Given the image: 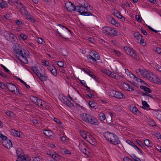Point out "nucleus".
<instances>
[{"label":"nucleus","mask_w":161,"mask_h":161,"mask_svg":"<svg viewBox=\"0 0 161 161\" xmlns=\"http://www.w3.org/2000/svg\"><path fill=\"white\" fill-rule=\"evenodd\" d=\"M11 133L14 136L20 138V135L19 132L14 130H11Z\"/></svg>","instance_id":"nucleus-34"},{"label":"nucleus","mask_w":161,"mask_h":161,"mask_svg":"<svg viewBox=\"0 0 161 161\" xmlns=\"http://www.w3.org/2000/svg\"><path fill=\"white\" fill-rule=\"evenodd\" d=\"M61 102L64 104H66L69 107L74 108L75 107L74 105L69 100L64 96L62 97Z\"/></svg>","instance_id":"nucleus-9"},{"label":"nucleus","mask_w":161,"mask_h":161,"mask_svg":"<svg viewBox=\"0 0 161 161\" xmlns=\"http://www.w3.org/2000/svg\"><path fill=\"white\" fill-rule=\"evenodd\" d=\"M16 153L17 156L22 155L23 153L22 149L20 148H17L16 150Z\"/></svg>","instance_id":"nucleus-39"},{"label":"nucleus","mask_w":161,"mask_h":161,"mask_svg":"<svg viewBox=\"0 0 161 161\" xmlns=\"http://www.w3.org/2000/svg\"><path fill=\"white\" fill-rule=\"evenodd\" d=\"M90 120L89 123L91 125H98L99 123L97 119L92 116Z\"/></svg>","instance_id":"nucleus-15"},{"label":"nucleus","mask_w":161,"mask_h":161,"mask_svg":"<svg viewBox=\"0 0 161 161\" xmlns=\"http://www.w3.org/2000/svg\"><path fill=\"white\" fill-rule=\"evenodd\" d=\"M19 8H20V11L22 14H24L27 11L25 9V7L23 4L22 5L19 6Z\"/></svg>","instance_id":"nucleus-29"},{"label":"nucleus","mask_w":161,"mask_h":161,"mask_svg":"<svg viewBox=\"0 0 161 161\" xmlns=\"http://www.w3.org/2000/svg\"><path fill=\"white\" fill-rule=\"evenodd\" d=\"M115 97L117 98H125V96L120 92L116 91Z\"/></svg>","instance_id":"nucleus-26"},{"label":"nucleus","mask_w":161,"mask_h":161,"mask_svg":"<svg viewBox=\"0 0 161 161\" xmlns=\"http://www.w3.org/2000/svg\"><path fill=\"white\" fill-rule=\"evenodd\" d=\"M7 143H6V142H4V144H3L4 147L7 148H10L11 147H12V144L11 141L9 139H7L6 140Z\"/></svg>","instance_id":"nucleus-20"},{"label":"nucleus","mask_w":161,"mask_h":161,"mask_svg":"<svg viewBox=\"0 0 161 161\" xmlns=\"http://www.w3.org/2000/svg\"><path fill=\"white\" fill-rule=\"evenodd\" d=\"M152 73L150 71L145 69L143 70V72L142 73V75L144 77L148 78Z\"/></svg>","instance_id":"nucleus-24"},{"label":"nucleus","mask_w":161,"mask_h":161,"mask_svg":"<svg viewBox=\"0 0 161 161\" xmlns=\"http://www.w3.org/2000/svg\"><path fill=\"white\" fill-rule=\"evenodd\" d=\"M1 66L4 69V71L5 72L8 73H9L10 71L5 66H4L3 65L1 64Z\"/></svg>","instance_id":"nucleus-57"},{"label":"nucleus","mask_w":161,"mask_h":161,"mask_svg":"<svg viewBox=\"0 0 161 161\" xmlns=\"http://www.w3.org/2000/svg\"><path fill=\"white\" fill-rule=\"evenodd\" d=\"M89 73L87 74L89 75L92 78H93L95 79V80L96 81H97V79H98V78L95 76V75L93 74V72L90 71H88Z\"/></svg>","instance_id":"nucleus-43"},{"label":"nucleus","mask_w":161,"mask_h":161,"mask_svg":"<svg viewBox=\"0 0 161 161\" xmlns=\"http://www.w3.org/2000/svg\"><path fill=\"white\" fill-rule=\"evenodd\" d=\"M126 142L132 146L134 148L135 147V146H136L135 144H134L132 141L130 140H128L126 141Z\"/></svg>","instance_id":"nucleus-54"},{"label":"nucleus","mask_w":161,"mask_h":161,"mask_svg":"<svg viewBox=\"0 0 161 161\" xmlns=\"http://www.w3.org/2000/svg\"><path fill=\"white\" fill-rule=\"evenodd\" d=\"M144 143L146 146L148 147H151L153 145L151 141L147 139L144 140Z\"/></svg>","instance_id":"nucleus-33"},{"label":"nucleus","mask_w":161,"mask_h":161,"mask_svg":"<svg viewBox=\"0 0 161 161\" xmlns=\"http://www.w3.org/2000/svg\"><path fill=\"white\" fill-rule=\"evenodd\" d=\"M43 133L46 136L49 137L52 139L53 138V135L54 133L51 130H43Z\"/></svg>","instance_id":"nucleus-12"},{"label":"nucleus","mask_w":161,"mask_h":161,"mask_svg":"<svg viewBox=\"0 0 161 161\" xmlns=\"http://www.w3.org/2000/svg\"><path fill=\"white\" fill-rule=\"evenodd\" d=\"M38 98L34 96H31L30 97V100L34 103L35 104L36 103V102L37 99Z\"/></svg>","instance_id":"nucleus-42"},{"label":"nucleus","mask_w":161,"mask_h":161,"mask_svg":"<svg viewBox=\"0 0 161 161\" xmlns=\"http://www.w3.org/2000/svg\"><path fill=\"white\" fill-rule=\"evenodd\" d=\"M129 84L126 83H124L123 84V86L124 88V90H126L128 89V87L129 86Z\"/></svg>","instance_id":"nucleus-61"},{"label":"nucleus","mask_w":161,"mask_h":161,"mask_svg":"<svg viewBox=\"0 0 161 161\" xmlns=\"http://www.w3.org/2000/svg\"><path fill=\"white\" fill-rule=\"evenodd\" d=\"M136 20L138 22H142L141 18L139 15H136Z\"/></svg>","instance_id":"nucleus-64"},{"label":"nucleus","mask_w":161,"mask_h":161,"mask_svg":"<svg viewBox=\"0 0 161 161\" xmlns=\"http://www.w3.org/2000/svg\"><path fill=\"white\" fill-rule=\"evenodd\" d=\"M113 52L117 57H119L121 56V54L119 51L114 50L113 51Z\"/></svg>","instance_id":"nucleus-59"},{"label":"nucleus","mask_w":161,"mask_h":161,"mask_svg":"<svg viewBox=\"0 0 161 161\" xmlns=\"http://www.w3.org/2000/svg\"><path fill=\"white\" fill-rule=\"evenodd\" d=\"M31 69L37 76H39V75H40V72L39 71V70L36 68V67H31Z\"/></svg>","instance_id":"nucleus-32"},{"label":"nucleus","mask_w":161,"mask_h":161,"mask_svg":"<svg viewBox=\"0 0 161 161\" xmlns=\"http://www.w3.org/2000/svg\"><path fill=\"white\" fill-rule=\"evenodd\" d=\"M17 79L19 80L21 83H22L28 89L30 88V86L28 85H27L26 83L23 80H21L19 78H18Z\"/></svg>","instance_id":"nucleus-50"},{"label":"nucleus","mask_w":161,"mask_h":161,"mask_svg":"<svg viewBox=\"0 0 161 161\" xmlns=\"http://www.w3.org/2000/svg\"><path fill=\"white\" fill-rule=\"evenodd\" d=\"M49 69L50 70L51 73L54 75H57V71L56 69L53 66H52V67H50L49 68Z\"/></svg>","instance_id":"nucleus-38"},{"label":"nucleus","mask_w":161,"mask_h":161,"mask_svg":"<svg viewBox=\"0 0 161 161\" xmlns=\"http://www.w3.org/2000/svg\"><path fill=\"white\" fill-rule=\"evenodd\" d=\"M106 139L110 141V143L116 145L120 143V142L118 137L115 134L109 133L108 134Z\"/></svg>","instance_id":"nucleus-2"},{"label":"nucleus","mask_w":161,"mask_h":161,"mask_svg":"<svg viewBox=\"0 0 161 161\" xmlns=\"http://www.w3.org/2000/svg\"><path fill=\"white\" fill-rule=\"evenodd\" d=\"M39 106H42L43 107V104H42V100L39 98H38L36 102L35 103Z\"/></svg>","instance_id":"nucleus-48"},{"label":"nucleus","mask_w":161,"mask_h":161,"mask_svg":"<svg viewBox=\"0 0 161 161\" xmlns=\"http://www.w3.org/2000/svg\"><path fill=\"white\" fill-rule=\"evenodd\" d=\"M99 119L101 122L103 121L106 119V116L104 113L101 112L98 115Z\"/></svg>","instance_id":"nucleus-25"},{"label":"nucleus","mask_w":161,"mask_h":161,"mask_svg":"<svg viewBox=\"0 0 161 161\" xmlns=\"http://www.w3.org/2000/svg\"><path fill=\"white\" fill-rule=\"evenodd\" d=\"M14 22L17 25L19 26L20 27L22 26L23 25V23L22 21L19 19H16L14 20Z\"/></svg>","instance_id":"nucleus-45"},{"label":"nucleus","mask_w":161,"mask_h":161,"mask_svg":"<svg viewBox=\"0 0 161 161\" xmlns=\"http://www.w3.org/2000/svg\"><path fill=\"white\" fill-rule=\"evenodd\" d=\"M89 105L92 108L96 109L98 108V105L95 102L92 101H90L89 102Z\"/></svg>","instance_id":"nucleus-18"},{"label":"nucleus","mask_w":161,"mask_h":161,"mask_svg":"<svg viewBox=\"0 0 161 161\" xmlns=\"http://www.w3.org/2000/svg\"><path fill=\"white\" fill-rule=\"evenodd\" d=\"M133 36L138 41L142 38L143 37V36L140 34V33L138 32H136L134 33Z\"/></svg>","instance_id":"nucleus-30"},{"label":"nucleus","mask_w":161,"mask_h":161,"mask_svg":"<svg viewBox=\"0 0 161 161\" xmlns=\"http://www.w3.org/2000/svg\"><path fill=\"white\" fill-rule=\"evenodd\" d=\"M26 156L25 155H22L17 156V160L16 161H25Z\"/></svg>","instance_id":"nucleus-37"},{"label":"nucleus","mask_w":161,"mask_h":161,"mask_svg":"<svg viewBox=\"0 0 161 161\" xmlns=\"http://www.w3.org/2000/svg\"><path fill=\"white\" fill-rule=\"evenodd\" d=\"M161 82V80H160L158 78V76L156 77L155 78V80L154 82L156 83L157 84L160 83Z\"/></svg>","instance_id":"nucleus-58"},{"label":"nucleus","mask_w":161,"mask_h":161,"mask_svg":"<svg viewBox=\"0 0 161 161\" xmlns=\"http://www.w3.org/2000/svg\"><path fill=\"white\" fill-rule=\"evenodd\" d=\"M145 93H149L152 92V90L149 88L146 87L145 90Z\"/></svg>","instance_id":"nucleus-62"},{"label":"nucleus","mask_w":161,"mask_h":161,"mask_svg":"<svg viewBox=\"0 0 161 161\" xmlns=\"http://www.w3.org/2000/svg\"><path fill=\"white\" fill-rule=\"evenodd\" d=\"M6 5L7 3L4 0H2V2L0 3V7L2 8H3L6 7Z\"/></svg>","instance_id":"nucleus-52"},{"label":"nucleus","mask_w":161,"mask_h":161,"mask_svg":"<svg viewBox=\"0 0 161 161\" xmlns=\"http://www.w3.org/2000/svg\"><path fill=\"white\" fill-rule=\"evenodd\" d=\"M117 31L112 28L109 36L112 37L114 36L117 35Z\"/></svg>","instance_id":"nucleus-40"},{"label":"nucleus","mask_w":161,"mask_h":161,"mask_svg":"<svg viewBox=\"0 0 161 161\" xmlns=\"http://www.w3.org/2000/svg\"><path fill=\"white\" fill-rule=\"evenodd\" d=\"M124 49L126 53L131 56L134 59L137 60L139 59L138 56L132 48L127 47H124Z\"/></svg>","instance_id":"nucleus-4"},{"label":"nucleus","mask_w":161,"mask_h":161,"mask_svg":"<svg viewBox=\"0 0 161 161\" xmlns=\"http://www.w3.org/2000/svg\"><path fill=\"white\" fill-rule=\"evenodd\" d=\"M154 114H155L156 118L161 121V111L157 110H153Z\"/></svg>","instance_id":"nucleus-17"},{"label":"nucleus","mask_w":161,"mask_h":161,"mask_svg":"<svg viewBox=\"0 0 161 161\" xmlns=\"http://www.w3.org/2000/svg\"><path fill=\"white\" fill-rule=\"evenodd\" d=\"M136 142L138 144L139 146L141 147L143 149H146L145 146L142 143V142L139 140H136Z\"/></svg>","instance_id":"nucleus-46"},{"label":"nucleus","mask_w":161,"mask_h":161,"mask_svg":"<svg viewBox=\"0 0 161 161\" xmlns=\"http://www.w3.org/2000/svg\"><path fill=\"white\" fill-rule=\"evenodd\" d=\"M39 79L42 81H46L47 80V77L45 75L40 73V75L38 76Z\"/></svg>","instance_id":"nucleus-28"},{"label":"nucleus","mask_w":161,"mask_h":161,"mask_svg":"<svg viewBox=\"0 0 161 161\" xmlns=\"http://www.w3.org/2000/svg\"><path fill=\"white\" fill-rule=\"evenodd\" d=\"M75 10L76 11L78 12H79L80 14L82 11H85L84 8L83 7L82 5H78L75 6Z\"/></svg>","instance_id":"nucleus-22"},{"label":"nucleus","mask_w":161,"mask_h":161,"mask_svg":"<svg viewBox=\"0 0 161 161\" xmlns=\"http://www.w3.org/2000/svg\"><path fill=\"white\" fill-rule=\"evenodd\" d=\"M0 138L3 141H5L7 138L6 136L3 135L1 132H0Z\"/></svg>","instance_id":"nucleus-56"},{"label":"nucleus","mask_w":161,"mask_h":161,"mask_svg":"<svg viewBox=\"0 0 161 161\" xmlns=\"http://www.w3.org/2000/svg\"><path fill=\"white\" fill-rule=\"evenodd\" d=\"M26 19L31 20V22H35V20L33 18H32L30 13L27 11L26 13L24 14Z\"/></svg>","instance_id":"nucleus-27"},{"label":"nucleus","mask_w":161,"mask_h":161,"mask_svg":"<svg viewBox=\"0 0 161 161\" xmlns=\"http://www.w3.org/2000/svg\"><path fill=\"white\" fill-rule=\"evenodd\" d=\"M116 74L110 71V73H109V76H110L112 78L116 79Z\"/></svg>","instance_id":"nucleus-55"},{"label":"nucleus","mask_w":161,"mask_h":161,"mask_svg":"<svg viewBox=\"0 0 161 161\" xmlns=\"http://www.w3.org/2000/svg\"><path fill=\"white\" fill-rule=\"evenodd\" d=\"M132 159L134 161H141L140 159L137 157L134 154H132L130 155Z\"/></svg>","instance_id":"nucleus-47"},{"label":"nucleus","mask_w":161,"mask_h":161,"mask_svg":"<svg viewBox=\"0 0 161 161\" xmlns=\"http://www.w3.org/2000/svg\"><path fill=\"white\" fill-rule=\"evenodd\" d=\"M0 87L3 89H6V83L5 85L4 84L0 82Z\"/></svg>","instance_id":"nucleus-60"},{"label":"nucleus","mask_w":161,"mask_h":161,"mask_svg":"<svg viewBox=\"0 0 161 161\" xmlns=\"http://www.w3.org/2000/svg\"><path fill=\"white\" fill-rule=\"evenodd\" d=\"M116 93V90H111L109 91V94L111 96L114 97Z\"/></svg>","instance_id":"nucleus-44"},{"label":"nucleus","mask_w":161,"mask_h":161,"mask_svg":"<svg viewBox=\"0 0 161 161\" xmlns=\"http://www.w3.org/2000/svg\"><path fill=\"white\" fill-rule=\"evenodd\" d=\"M14 51L16 53V57L21 62L25 64L28 63L27 58L29 56V52L28 50L18 46L15 47Z\"/></svg>","instance_id":"nucleus-1"},{"label":"nucleus","mask_w":161,"mask_h":161,"mask_svg":"<svg viewBox=\"0 0 161 161\" xmlns=\"http://www.w3.org/2000/svg\"><path fill=\"white\" fill-rule=\"evenodd\" d=\"M79 148L83 153L87 156L90 155V150L87 147L86 144L83 141L80 142Z\"/></svg>","instance_id":"nucleus-3"},{"label":"nucleus","mask_w":161,"mask_h":161,"mask_svg":"<svg viewBox=\"0 0 161 161\" xmlns=\"http://www.w3.org/2000/svg\"><path fill=\"white\" fill-rule=\"evenodd\" d=\"M83 7L84 8L86 11H88V8L90 10L91 9L92 7H90V5L87 2L84 3L83 5H82Z\"/></svg>","instance_id":"nucleus-41"},{"label":"nucleus","mask_w":161,"mask_h":161,"mask_svg":"<svg viewBox=\"0 0 161 161\" xmlns=\"http://www.w3.org/2000/svg\"><path fill=\"white\" fill-rule=\"evenodd\" d=\"M80 116L81 119L83 121L89 123L92 115L87 114L83 113L80 115Z\"/></svg>","instance_id":"nucleus-10"},{"label":"nucleus","mask_w":161,"mask_h":161,"mask_svg":"<svg viewBox=\"0 0 161 161\" xmlns=\"http://www.w3.org/2000/svg\"><path fill=\"white\" fill-rule=\"evenodd\" d=\"M65 7L70 12L75 10V6L72 3L67 2L65 3Z\"/></svg>","instance_id":"nucleus-8"},{"label":"nucleus","mask_w":161,"mask_h":161,"mask_svg":"<svg viewBox=\"0 0 161 161\" xmlns=\"http://www.w3.org/2000/svg\"><path fill=\"white\" fill-rule=\"evenodd\" d=\"M3 34L5 39L7 41L13 43L15 42L17 37L9 31H5L4 32Z\"/></svg>","instance_id":"nucleus-5"},{"label":"nucleus","mask_w":161,"mask_h":161,"mask_svg":"<svg viewBox=\"0 0 161 161\" xmlns=\"http://www.w3.org/2000/svg\"><path fill=\"white\" fill-rule=\"evenodd\" d=\"M131 111L133 114H136L138 116H140V115L141 114V112L138 110L137 108L135 106L132 108Z\"/></svg>","instance_id":"nucleus-31"},{"label":"nucleus","mask_w":161,"mask_h":161,"mask_svg":"<svg viewBox=\"0 0 161 161\" xmlns=\"http://www.w3.org/2000/svg\"><path fill=\"white\" fill-rule=\"evenodd\" d=\"M71 154V153L70 151L64 148H61V154L64 155V154Z\"/></svg>","instance_id":"nucleus-36"},{"label":"nucleus","mask_w":161,"mask_h":161,"mask_svg":"<svg viewBox=\"0 0 161 161\" xmlns=\"http://www.w3.org/2000/svg\"><path fill=\"white\" fill-rule=\"evenodd\" d=\"M72 32L68 28L61 24V37L63 39H68L66 37L70 35Z\"/></svg>","instance_id":"nucleus-6"},{"label":"nucleus","mask_w":161,"mask_h":161,"mask_svg":"<svg viewBox=\"0 0 161 161\" xmlns=\"http://www.w3.org/2000/svg\"><path fill=\"white\" fill-rule=\"evenodd\" d=\"M112 29L111 27L108 26H104L103 28V32L106 35H109Z\"/></svg>","instance_id":"nucleus-14"},{"label":"nucleus","mask_w":161,"mask_h":161,"mask_svg":"<svg viewBox=\"0 0 161 161\" xmlns=\"http://www.w3.org/2000/svg\"><path fill=\"white\" fill-rule=\"evenodd\" d=\"M87 58L88 62L91 64L93 63H94L97 62V60L91 54H89L87 55Z\"/></svg>","instance_id":"nucleus-16"},{"label":"nucleus","mask_w":161,"mask_h":161,"mask_svg":"<svg viewBox=\"0 0 161 161\" xmlns=\"http://www.w3.org/2000/svg\"><path fill=\"white\" fill-rule=\"evenodd\" d=\"M6 113L7 116L10 117H13L14 115V113L10 111H7L6 112Z\"/></svg>","instance_id":"nucleus-51"},{"label":"nucleus","mask_w":161,"mask_h":161,"mask_svg":"<svg viewBox=\"0 0 161 161\" xmlns=\"http://www.w3.org/2000/svg\"><path fill=\"white\" fill-rule=\"evenodd\" d=\"M80 15H82L88 16H93L94 17H96L94 15H93L91 14L90 12L88 11H82L81 13H80Z\"/></svg>","instance_id":"nucleus-35"},{"label":"nucleus","mask_w":161,"mask_h":161,"mask_svg":"<svg viewBox=\"0 0 161 161\" xmlns=\"http://www.w3.org/2000/svg\"><path fill=\"white\" fill-rule=\"evenodd\" d=\"M80 136L82 137L87 141H88L87 136L89 134L88 132H87L85 131L81 130L80 131Z\"/></svg>","instance_id":"nucleus-21"},{"label":"nucleus","mask_w":161,"mask_h":161,"mask_svg":"<svg viewBox=\"0 0 161 161\" xmlns=\"http://www.w3.org/2000/svg\"><path fill=\"white\" fill-rule=\"evenodd\" d=\"M140 94L142 96H145V97L146 96L149 97L154 100L158 98L155 95H151L149 93H145L143 92H141Z\"/></svg>","instance_id":"nucleus-19"},{"label":"nucleus","mask_w":161,"mask_h":161,"mask_svg":"<svg viewBox=\"0 0 161 161\" xmlns=\"http://www.w3.org/2000/svg\"><path fill=\"white\" fill-rule=\"evenodd\" d=\"M20 36L21 38H22L24 40H26L27 38V36L26 35L23 33H21L20 35Z\"/></svg>","instance_id":"nucleus-63"},{"label":"nucleus","mask_w":161,"mask_h":161,"mask_svg":"<svg viewBox=\"0 0 161 161\" xmlns=\"http://www.w3.org/2000/svg\"><path fill=\"white\" fill-rule=\"evenodd\" d=\"M61 134H63V136H61V141L62 142V144L64 145H67L68 143L69 139L67 136L64 135V129L61 126ZM62 134H61V136Z\"/></svg>","instance_id":"nucleus-7"},{"label":"nucleus","mask_w":161,"mask_h":161,"mask_svg":"<svg viewBox=\"0 0 161 161\" xmlns=\"http://www.w3.org/2000/svg\"><path fill=\"white\" fill-rule=\"evenodd\" d=\"M112 14L114 16H116L118 18L121 19H122L123 18L124 19V20H125V17H124L122 15L121 13L119 11L117 10H114L113 12V13Z\"/></svg>","instance_id":"nucleus-13"},{"label":"nucleus","mask_w":161,"mask_h":161,"mask_svg":"<svg viewBox=\"0 0 161 161\" xmlns=\"http://www.w3.org/2000/svg\"><path fill=\"white\" fill-rule=\"evenodd\" d=\"M134 148L138 152L140 155H142L143 154L142 150L136 145L135 146Z\"/></svg>","instance_id":"nucleus-49"},{"label":"nucleus","mask_w":161,"mask_h":161,"mask_svg":"<svg viewBox=\"0 0 161 161\" xmlns=\"http://www.w3.org/2000/svg\"><path fill=\"white\" fill-rule=\"evenodd\" d=\"M142 103L143 105V107H142L143 108L146 110L151 109L149 108V105L147 104V102L142 100Z\"/></svg>","instance_id":"nucleus-23"},{"label":"nucleus","mask_w":161,"mask_h":161,"mask_svg":"<svg viewBox=\"0 0 161 161\" xmlns=\"http://www.w3.org/2000/svg\"><path fill=\"white\" fill-rule=\"evenodd\" d=\"M8 89L9 91L13 93H14L15 92V90L16 89V86L13 84L9 83H6V89Z\"/></svg>","instance_id":"nucleus-11"},{"label":"nucleus","mask_w":161,"mask_h":161,"mask_svg":"<svg viewBox=\"0 0 161 161\" xmlns=\"http://www.w3.org/2000/svg\"><path fill=\"white\" fill-rule=\"evenodd\" d=\"M33 161H41L42 157L40 156L33 157Z\"/></svg>","instance_id":"nucleus-53"}]
</instances>
